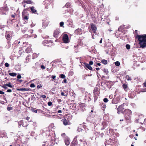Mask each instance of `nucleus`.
Here are the masks:
<instances>
[{"mask_svg":"<svg viewBox=\"0 0 146 146\" xmlns=\"http://www.w3.org/2000/svg\"><path fill=\"white\" fill-rule=\"evenodd\" d=\"M139 42L140 47L144 48L146 47V34L137 36Z\"/></svg>","mask_w":146,"mask_h":146,"instance_id":"1","label":"nucleus"},{"mask_svg":"<svg viewBox=\"0 0 146 146\" xmlns=\"http://www.w3.org/2000/svg\"><path fill=\"white\" fill-rule=\"evenodd\" d=\"M125 113L124 117L125 119L126 120H130L131 119V111L128 109H127L125 110Z\"/></svg>","mask_w":146,"mask_h":146,"instance_id":"2","label":"nucleus"},{"mask_svg":"<svg viewBox=\"0 0 146 146\" xmlns=\"http://www.w3.org/2000/svg\"><path fill=\"white\" fill-rule=\"evenodd\" d=\"M83 140V138L79 135H77L76 136L74 139V141L78 143H80Z\"/></svg>","mask_w":146,"mask_h":146,"instance_id":"3","label":"nucleus"},{"mask_svg":"<svg viewBox=\"0 0 146 146\" xmlns=\"http://www.w3.org/2000/svg\"><path fill=\"white\" fill-rule=\"evenodd\" d=\"M125 104V103H123V104L119 106L118 108H117V113L118 114H119L120 112H122L123 111Z\"/></svg>","mask_w":146,"mask_h":146,"instance_id":"4","label":"nucleus"},{"mask_svg":"<svg viewBox=\"0 0 146 146\" xmlns=\"http://www.w3.org/2000/svg\"><path fill=\"white\" fill-rule=\"evenodd\" d=\"M63 40L64 42L65 43H68L69 42L68 37L67 35L65 34L63 35Z\"/></svg>","mask_w":146,"mask_h":146,"instance_id":"5","label":"nucleus"},{"mask_svg":"<svg viewBox=\"0 0 146 146\" xmlns=\"http://www.w3.org/2000/svg\"><path fill=\"white\" fill-rule=\"evenodd\" d=\"M83 129L84 130H86V129H88V128L85 126L83 127L82 125H80L79 127L77 130L79 132H80L82 131Z\"/></svg>","mask_w":146,"mask_h":146,"instance_id":"6","label":"nucleus"},{"mask_svg":"<svg viewBox=\"0 0 146 146\" xmlns=\"http://www.w3.org/2000/svg\"><path fill=\"white\" fill-rule=\"evenodd\" d=\"M60 33L59 29H56L54 32V36L55 38H57Z\"/></svg>","mask_w":146,"mask_h":146,"instance_id":"7","label":"nucleus"},{"mask_svg":"<svg viewBox=\"0 0 146 146\" xmlns=\"http://www.w3.org/2000/svg\"><path fill=\"white\" fill-rule=\"evenodd\" d=\"M49 23V21L47 20H46L44 21H43L42 23V27L44 28H45L46 27L48 26Z\"/></svg>","mask_w":146,"mask_h":146,"instance_id":"8","label":"nucleus"},{"mask_svg":"<svg viewBox=\"0 0 146 146\" xmlns=\"http://www.w3.org/2000/svg\"><path fill=\"white\" fill-rule=\"evenodd\" d=\"M64 142L66 145H68L70 143V141L69 138L68 137H65L64 139Z\"/></svg>","mask_w":146,"mask_h":146,"instance_id":"9","label":"nucleus"},{"mask_svg":"<svg viewBox=\"0 0 146 146\" xmlns=\"http://www.w3.org/2000/svg\"><path fill=\"white\" fill-rule=\"evenodd\" d=\"M62 122L63 124L65 125H67L69 124V119H67L66 118H64L62 119Z\"/></svg>","mask_w":146,"mask_h":146,"instance_id":"10","label":"nucleus"},{"mask_svg":"<svg viewBox=\"0 0 146 146\" xmlns=\"http://www.w3.org/2000/svg\"><path fill=\"white\" fill-rule=\"evenodd\" d=\"M18 125L19 127H21V125H22L24 127H27V124H26L25 125L23 123V120H21L18 122Z\"/></svg>","mask_w":146,"mask_h":146,"instance_id":"11","label":"nucleus"},{"mask_svg":"<svg viewBox=\"0 0 146 146\" xmlns=\"http://www.w3.org/2000/svg\"><path fill=\"white\" fill-rule=\"evenodd\" d=\"M82 29L78 28L75 31V33L78 35H80L82 33Z\"/></svg>","mask_w":146,"mask_h":146,"instance_id":"12","label":"nucleus"},{"mask_svg":"<svg viewBox=\"0 0 146 146\" xmlns=\"http://www.w3.org/2000/svg\"><path fill=\"white\" fill-rule=\"evenodd\" d=\"M91 28L93 32L95 33L96 31L97 28L96 25L93 24L91 25Z\"/></svg>","mask_w":146,"mask_h":146,"instance_id":"13","label":"nucleus"},{"mask_svg":"<svg viewBox=\"0 0 146 146\" xmlns=\"http://www.w3.org/2000/svg\"><path fill=\"white\" fill-rule=\"evenodd\" d=\"M32 13L34 14H36L37 11L34 7H32L30 8Z\"/></svg>","mask_w":146,"mask_h":146,"instance_id":"14","label":"nucleus"},{"mask_svg":"<svg viewBox=\"0 0 146 146\" xmlns=\"http://www.w3.org/2000/svg\"><path fill=\"white\" fill-rule=\"evenodd\" d=\"M50 42V41L45 40L43 42L42 44H43L44 46H49L48 45H47L46 44H49Z\"/></svg>","mask_w":146,"mask_h":146,"instance_id":"15","label":"nucleus"},{"mask_svg":"<svg viewBox=\"0 0 146 146\" xmlns=\"http://www.w3.org/2000/svg\"><path fill=\"white\" fill-rule=\"evenodd\" d=\"M84 65L88 69L90 70H92V67L90 66V65L87 63H84Z\"/></svg>","mask_w":146,"mask_h":146,"instance_id":"16","label":"nucleus"},{"mask_svg":"<svg viewBox=\"0 0 146 146\" xmlns=\"http://www.w3.org/2000/svg\"><path fill=\"white\" fill-rule=\"evenodd\" d=\"M87 143L86 141H82V142H81L80 143V145L82 146H86V145H87Z\"/></svg>","mask_w":146,"mask_h":146,"instance_id":"17","label":"nucleus"},{"mask_svg":"<svg viewBox=\"0 0 146 146\" xmlns=\"http://www.w3.org/2000/svg\"><path fill=\"white\" fill-rule=\"evenodd\" d=\"M11 104H9L7 108V110L9 111H10L13 109V107H11Z\"/></svg>","mask_w":146,"mask_h":146,"instance_id":"18","label":"nucleus"},{"mask_svg":"<svg viewBox=\"0 0 146 146\" xmlns=\"http://www.w3.org/2000/svg\"><path fill=\"white\" fill-rule=\"evenodd\" d=\"M19 91H27L29 90V89L27 88H20L18 89Z\"/></svg>","mask_w":146,"mask_h":146,"instance_id":"19","label":"nucleus"},{"mask_svg":"<svg viewBox=\"0 0 146 146\" xmlns=\"http://www.w3.org/2000/svg\"><path fill=\"white\" fill-rule=\"evenodd\" d=\"M123 87L125 91H127L128 90V86L127 85L123 84Z\"/></svg>","mask_w":146,"mask_h":146,"instance_id":"20","label":"nucleus"},{"mask_svg":"<svg viewBox=\"0 0 146 146\" xmlns=\"http://www.w3.org/2000/svg\"><path fill=\"white\" fill-rule=\"evenodd\" d=\"M5 84L7 86L11 88H12L14 86H12V85L11 84V83L10 82Z\"/></svg>","mask_w":146,"mask_h":146,"instance_id":"21","label":"nucleus"},{"mask_svg":"<svg viewBox=\"0 0 146 146\" xmlns=\"http://www.w3.org/2000/svg\"><path fill=\"white\" fill-rule=\"evenodd\" d=\"M9 74L11 76H15L17 75V74L16 73L13 72L9 73Z\"/></svg>","mask_w":146,"mask_h":146,"instance_id":"22","label":"nucleus"},{"mask_svg":"<svg viewBox=\"0 0 146 146\" xmlns=\"http://www.w3.org/2000/svg\"><path fill=\"white\" fill-rule=\"evenodd\" d=\"M102 62L105 64H107V61L106 60L103 59L102 60Z\"/></svg>","mask_w":146,"mask_h":146,"instance_id":"23","label":"nucleus"},{"mask_svg":"<svg viewBox=\"0 0 146 146\" xmlns=\"http://www.w3.org/2000/svg\"><path fill=\"white\" fill-rule=\"evenodd\" d=\"M25 3L27 4H31L32 3V1L30 0H25Z\"/></svg>","mask_w":146,"mask_h":146,"instance_id":"24","label":"nucleus"},{"mask_svg":"<svg viewBox=\"0 0 146 146\" xmlns=\"http://www.w3.org/2000/svg\"><path fill=\"white\" fill-rule=\"evenodd\" d=\"M103 71L105 73L106 75H107L108 73V70L107 69H104L103 70Z\"/></svg>","mask_w":146,"mask_h":146,"instance_id":"25","label":"nucleus"},{"mask_svg":"<svg viewBox=\"0 0 146 146\" xmlns=\"http://www.w3.org/2000/svg\"><path fill=\"white\" fill-rule=\"evenodd\" d=\"M31 51V49L30 48H28L25 50L26 52L27 53H29Z\"/></svg>","mask_w":146,"mask_h":146,"instance_id":"26","label":"nucleus"},{"mask_svg":"<svg viewBox=\"0 0 146 146\" xmlns=\"http://www.w3.org/2000/svg\"><path fill=\"white\" fill-rule=\"evenodd\" d=\"M115 65L117 66H119L120 65V63L119 62V61H117L115 62Z\"/></svg>","mask_w":146,"mask_h":146,"instance_id":"27","label":"nucleus"},{"mask_svg":"<svg viewBox=\"0 0 146 146\" xmlns=\"http://www.w3.org/2000/svg\"><path fill=\"white\" fill-rule=\"evenodd\" d=\"M125 47L128 50L130 48V46L128 44H126L125 46Z\"/></svg>","mask_w":146,"mask_h":146,"instance_id":"28","label":"nucleus"},{"mask_svg":"<svg viewBox=\"0 0 146 146\" xmlns=\"http://www.w3.org/2000/svg\"><path fill=\"white\" fill-rule=\"evenodd\" d=\"M112 102L113 104H116L118 103V102L116 101L115 99H113L112 100Z\"/></svg>","mask_w":146,"mask_h":146,"instance_id":"29","label":"nucleus"},{"mask_svg":"<svg viewBox=\"0 0 146 146\" xmlns=\"http://www.w3.org/2000/svg\"><path fill=\"white\" fill-rule=\"evenodd\" d=\"M61 95L62 96H67L68 95V93H66V94H64V92H61Z\"/></svg>","mask_w":146,"mask_h":146,"instance_id":"30","label":"nucleus"},{"mask_svg":"<svg viewBox=\"0 0 146 146\" xmlns=\"http://www.w3.org/2000/svg\"><path fill=\"white\" fill-rule=\"evenodd\" d=\"M60 77L61 78L63 79L64 78L66 77L65 75L63 74H60Z\"/></svg>","mask_w":146,"mask_h":146,"instance_id":"31","label":"nucleus"},{"mask_svg":"<svg viewBox=\"0 0 146 146\" xmlns=\"http://www.w3.org/2000/svg\"><path fill=\"white\" fill-rule=\"evenodd\" d=\"M70 5L71 4L70 3H67L65 5V6L67 8H68V7H70Z\"/></svg>","mask_w":146,"mask_h":146,"instance_id":"32","label":"nucleus"},{"mask_svg":"<svg viewBox=\"0 0 146 146\" xmlns=\"http://www.w3.org/2000/svg\"><path fill=\"white\" fill-rule=\"evenodd\" d=\"M125 78H126V79H127V80H131V79L129 77L128 75L126 76Z\"/></svg>","mask_w":146,"mask_h":146,"instance_id":"33","label":"nucleus"},{"mask_svg":"<svg viewBox=\"0 0 146 146\" xmlns=\"http://www.w3.org/2000/svg\"><path fill=\"white\" fill-rule=\"evenodd\" d=\"M93 123V124H94V126L95 127L96 126V125L98 124V122L96 121V122L94 121H92Z\"/></svg>","mask_w":146,"mask_h":146,"instance_id":"34","label":"nucleus"},{"mask_svg":"<svg viewBox=\"0 0 146 146\" xmlns=\"http://www.w3.org/2000/svg\"><path fill=\"white\" fill-rule=\"evenodd\" d=\"M2 87L5 89H7V86L5 84H4Z\"/></svg>","mask_w":146,"mask_h":146,"instance_id":"35","label":"nucleus"},{"mask_svg":"<svg viewBox=\"0 0 146 146\" xmlns=\"http://www.w3.org/2000/svg\"><path fill=\"white\" fill-rule=\"evenodd\" d=\"M6 38L7 39H9L11 38V36L9 34H7V35H6Z\"/></svg>","mask_w":146,"mask_h":146,"instance_id":"36","label":"nucleus"},{"mask_svg":"<svg viewBox=\"0 0 146 146\" xmlns=\"http://www.w3.org/2000/svg\"><path fill=\"white\" fill-rule=\"evenodd\" d=\"M64 23L63 22H61L60 23V27H63V25H64Z\"/></svg>","mask_w":146,"mask_h":146,"instance_id":"37","label":"nucleus"},{"mask_svg":"<svg viewBox=\"0 0 146 146\" xmlns=\"http://www.w3.org/2000/svg\"><path fill=\"white\" fill-rule=\"evenodd\" d=\"M30 86L31 88H34L35 87V86L34 84H30Z\"/></svg>","mask_w":146,"mask_h":146,"instance_id":"38","label":"nucleus"},{"mask_svg":"<svg viewBox=\"0 0 146 146\" xmlns=\"http://www.w3.org/2000/svg\"><path fill=\"white\" fill-rule=\"evenodd\" d=\"M104 102L105 103H107L108 102V100L107 98H104L103 100Z\"/></svg>","mask_w":146,"mask_h":146,"instance_id":"39","label":"nucleus"},{"mask_svg":"<svg viewBox=\"0 0 146 146\" xmlns=\"http://www.w3.org/2000/svg\"><path fill=\"white\" fill-rule=\"evenodd\" d=\"M38 54H37L35 53H34L33 54V56L34 57H36L38 56Z\"/></svg>","mask_w":146,"mask_h":146,"instance_id":"40","label":"nucleus"},{"mask_svg":"<svg viewBox=\"0 0 146 146\" xmlns=\"http://www.w3.org/2000/svg\"><path fill=\"white\" fill-rule=\"evenodd\" d=\"M52 104V103L51 102H49L48 103V106H50Z\"/></svg>","mask_w":146,"mask_h":146,"instance_id":"41","label":"nucleus"},{"mask_svg":"<svg viewBox=\"0 0 146 146\" xmlns=\"http://www.w3.org/2000/svg\"><path fill=\"white\" fill-rule=\"evenodd\" d=\"M5 66L6 67H8L9 66V64L7 63H6L5 64Z\"/></svg>","mask_w":146,"mask_h":146,"instance_id":"42","label":"nucleus"},{"mask_svg":"<svg viewBox=\"0 0 146 146\" xmlns=\"http://www.w3.org/2000/svg\"><path fill=\"white\" fill-rule=\"evenodd\" d=\"M141 92H146V88L142 89L141 90Z\"/></svg>","mask_w":146,"mask_h":146,"instance_id":"43","label":"nucleus"},{"mask_svg":"<svg viewBox=\"0 0 146 146\" xmlns=\"http://www.w3.org/2000/svg\"><path fill=\"white\" fill-rule=\"evenodd\" d=\"M17 78L18 79H20L21 78V76L20 75H18L17 76Z\"/></svg>","mask_w":146,"mask_h":146,"instance_id":"44","label":"nucleus"},{"mask_svg":"<svg viewBox=\"0 0 146 146\" xmlns=\"http://www.w3.org/2000/svg\"><path fill=\"white\" fill-rule=\"evenodd\" d=\"M93 64V62L92 61H90L89 62V64L90 65H92Z\"/></svg>","mask_w":146,"mask_h":146,"instance_id":"45","label":"nucleus"},{"mask_svg":"<svg viewBox=\"0 0 146 146\" xmlns=\"http://www.w3.org/2000/svg\"><path fill=\"white\" fill-rule=\"evenodd\" d=\"M40 96L41 97L43 98H46V96L44 95H41Z\"/></svg>","mask_w":146,"mask_h":146,"instance_id":"46","label":"nucleus"},{"mask_svg":"<svg viewBox=\"0 0 146 146\" xmlns=\"http://www.w3.org/2000/svg\"><path fill=\"white\" fill-rule=\"evenodd\" d=\"M41 68L42 69H44L45 68V67L43 65H41Z\"/></svg>","mask_w":146,"mask_h":146,"instance_id":"47","label":"nucleus"},{"mask_svg":"<svg viewBox=\"0 0 146 146\" xmlns=\"http://www.w3.org/2000/svg\"><path fill=\"white\" fill-rule=\"evenodd\" d=\"M7 92H12V90L11 89H9L7 90Z\"/></svg>","mask_w":146,"mask_h":146,"instance_id":"48","label":"nucleus"},{"mask_svg":"<svg viewBox=\"0 0 146 146\" xmlns=\"http://www.w3.org/2000/svg\"><path fill=\"white\" fill-rule=\"evenodd\" d=\"M42 87V86H41L40 85H38L37 86V88H39Z\"/></svg>","mask_w":146,"mask_h":146,"instance_id":"49","label":"nucleus"},{"mask_svg":"<svg viewBox=\"0 0 146 146\" xmlns=\"http://www.w3.org/2000/svg\"><path fill=\"white\" fill-rule=\"evenodd\" d=\"M67 82V80L66 79H65L62 82V83H63L64 82V83H66Z\"/></svg>","mask_w":146,"mask_h":146,"instance_id":"50","label":"nucleus"},{"mask_svg":"<svg viewBox=\"0 0 146 146\" xmlns=\"http://www.w3.org/2000/svg\"><path fill=\"white\" fill-rule=\"evenodd\" d=\"M75 143H72L71 144V146H75Z\"/></svg>","mask_w":146,"mask_h":146,"instance_id":"51","label":"nucleus"},{"mask_svg":"<svg viewBox=\"0 0 146 146\" xmlns=\"http://www.w3.org/2000/svg\"><path fill=\"white\" fill-rule=\"evenodd\" d=\"M24 19L25 20H27L28 19V17L26 16H25V17H24Z\"/></svg>","mask_w":146,"mask_h":146,"instance_id":"52","label":"nucleus"},{"mask_svg":"<svg viewBox=\"0 0 146 146\" xmlns=\"http://www.w3.org/2000/svg\"><path fill=\"white\" fill-rule=\"evenodd\" d=\"M5 94V93L3 91H0V94Z\"/></svg>","mask_w":146,"mask_h":146,"instance_id":"53","label":"nucleus"},{"mask_svg":"<svg viewBox=\"0 0 146 146\" xmlns=\"http://www.w3.org/2000/svg\"><path fill=\"white\" fill-rule=\"evenodd\" d=\"M33 111L34 113H36L37 112V111L36 110H33Z\"/></svg>","mask_w":146,"mask_h":146,"instance_id":"54","label":"nucleus"},{"mask_svg":"<svg viewBox=\"0 0 146 146\" xmlns=\"http://www.w3.org/2000/svg\"><path fill=\"white\" fill-rule=\"evenodd\" d=\"M52 78L54 79H55V78H56V76L55 75H53L52 76Z\"/></svg>","mask_w":146,"mask_h":146,"instance_id":"55","label":"nucleus"},{"mask_svg":"<svg viewBox=\"0 0 146 146\" xmlns=\"http://www.w3.org/2000/svg\"><path fill=\"white\" fill-rule=\"evenodd\" d=\"M32 37H33L34 38H36L37 37V35H33Z\"/></svg>","mask_w":146,"mask_h":146,"instance_id":"56","label":"nucleus"},{"mask_svg":"<svg viewBox=\"0 0 146 146\" xmlns=\"http://www.w3.org/2000/svg\"><path fill=\"white\" fill-rule=\"evenodd\" d=\"M143 85L144 86L146 87V82L143 83Z\"/></svg>","mask_w":146,"mask_h":146,"instance_id":"57","label":"nucleus"},{"mask_svg":"<svg viewBox=\"0 0 146 146\" xmlns=\"http://www.w3.org/2000/svg\"><path fill=\"white\" fill-rule=\"evenodd\" d=\"M26 119L27 120H29V119H30V117H27Z\"/></svg>","mask_w":146,"mask_h":146,"instance_id":"58","label":"nucleus"},{"mask_svg":"<svg viewBox=\"0 0 146 146\" xmlns=\"http://www.w3.org/2000/svg\"><path fill=\"white\" fill-rule=\"evenodd\" d=\"M62 111L61 110H58V113H62Z\"/></svg>","mask_w":146,"mask_h":146,"instance_id":"59","label":"nucleus"},{"mask_svg":"<svg viewBox=\"0 0 146 146\" xmlns=\"http://www.w3.org/2000/svg\"><path fill=\"white\" fill-rule=\"evenodd\" d=\"M106 107V105L105 104H104L102 106V108H105Z\"/></svg>","mask_w":146,"mask_h":146,"instance_id":"60","label":"nucleus"},{"mask_svg":"<svg viewBox=\"0 0 146 146\" xmlns=\"http://www.w3.org/2000/svg\"><path fill=\"white\" fill-rule=\"evenodd\" d=\"M102 38L101 39V40H100V43H102Z\"/></svg>","mask_w":146,"mask_h":146,"instance_id":"61","label":"nucleus"},{"mask_svg":"<svg viewBox=\"0 0 146 146\" xmlns=\"http://www.w3.org/2000/svg\"><path fill=\"white\" fill-rule=\"evenodd\" d=\"M96 70H99V68H96Z\"/></svg>","mask_w":146,"mask_h":146,"instance_id":"62","label":"nucleus"},{"mask_svg":"<svg viewBox=\"0 0 146 146\" xmlns=\"http://www.w3.org/2000/svg\"><path fill=\"white\" fill-rule=\"evenodd\" d=\"M97 64V65H98L99 66H100L101 65L100 64V63H98Z\"/></svg>","mask_w":146,"mask_h":146,"instance_id":"63","label":"nucleus"},{"mask_svg":"<svg viewBox=\"0 0 146 146\" xmlns=\"http://www.w3.org/2000/svg\"><path fill=\"white\" fill-rule=\"evenodd\" d=\"M65 135V133H63L61 135L62 136H64Z\"/></svg>","mask_w":146,"mask_h":146,"instance_id":"64","label":"nucleus"}]
</instances>
